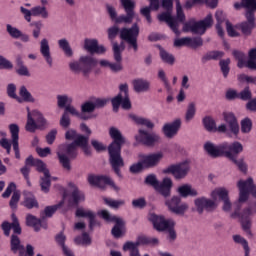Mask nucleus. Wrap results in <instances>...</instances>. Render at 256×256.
Wrapping results in <instances>:
<instances>
[{"mask_svg":"<svg viewBox=\"0 0 256 256\" xmlns=\"http://www.w3.org/2000/svg\"><path fill=\"white\" fill-rule=\"evenodd\" d=\"M204 150L208 153V155H210V157L217 158L224 156L223 144L215 146L211 142H206L204 144Z\"/></svg>","mask_w":256,"mask_h":256,"instance_id":"obj_31","label":"nucleus"},{"mask_svg":"<svg viewBox=\"0 0 256 256\" xmlns=\"http://www.w3.org/2000/svg\"><path fill=\"white\" fill-rule=\"evenodd\" d=\"M150 6H145L140 9L141 15L143 17L147 15H151L152 11H159L160 7L165 9L166 12H162L158 14L157 19L160 23H166L168 27L175 33V35H181V31H179V23H183L185 21V12H183V6L181 5V1L176 0V18L173 16V0H148Z\"/></svg>","mask_w":256,"mask_h":256,"instance_id":"obj_1","label":"nucleus"},{"mask_svg":"<svg viewBox=\"0 0 256 256\" xmlns=\"http://www.w3.org/2000/svg\"><path fill=\"white\" fill-rule=\"evenodd\" d=\"M27 113L25 129L28 133H35L37 129L43 130L47 128V119L43 117L41 112L38 110L31 112L29 107H27Z\"/></svg>","mask_w":256,"mask_h":256,"instance_id":"obj_7","label":"nucleus"},{"mask_svg":"<svg viewBox=\"0 0 256 256\" xmlns=\"http://www.w3.org/2000/svg\"><path fill=\"white\" fill-rule=\"evenodd\" d=\"M118 89V97H129V84L121 83L119 84Z\"/></svg>","mask_w":256,"mask_h":256,"instance_id":"obj_59","label":"nucleus"},{"mask_svg":"<svg viewBox=\"0 0 256 256\" xmlns=\"http://www.w3.org/2000/svg\"><path fill=\"white\" fill-rule=\"evenodd\" d=\"M65 205V200L60 201L58 204L53 206H46L44 209L45 217H53L57 212V209H61V206Z\"/></svg>","mask_w":256,"mask_h":256,"instance_id":"obj_44","label":"nucleus"},{"mask_svg":"<svg viewBox=\"0 0 256 256\" xmlns=\"http://www.w3.org/2000/svg\"><path fill=\"white\" fill-rule=\"evenodd\" d=\"M252 130H253V121L251 120V118L246 117L242 119L240 122L241 133H243L244 135H247Z\"/></svg>","mask_w":256,"mask_h":256,"instance_id":"obj_40","label":"nucleus"},{"mask_svg":"<svg viewBox=\"0 0 256 256\" xmlns=\"http://www.w3.org/2000/svg\"><path fill=\"white\" fill-rule=\"evenodd\" d=\"M19 201H21V191H14L12 197L10 199L9 205L11 209H17V205H19Z\"/></svg>","mask_w":256,"mask_h":256,"instance_id":"obj_51","label":"nucleus"},{"mask_svg":"<svg viewBox=\"0 0 256 256\" xmlns=\"http://www.w3.org/2000/svg\"><path fill=\"white\" fill-rule=\"evenodd\" d=\"M26 225L28 227H33L34 231H41V227L43 229H47V222L33 216L32 214H28L26 216Z\"/></svg>","mask_w":256,"mask_h":256,"instance_id":"obj_29","label":"nucleus"},{"mask_svg":"<svg viewBox=\"0 0 256 256\" xmlns=\"http://www.w3.org/2000/svg\"><path fill=\"white\" fill-rule=\"evenodd\" d=\"M40 53L44 57L47 65L53 67V57H51V48L49 47V40L46 38L42 39L40 42Z\"/></svg>","mask_w":256,"mask_h":256,"instance_id":"obj_27","label":"nucleus"},{"mask_svg":"<svg viewBox=\"0 0 256 256\" xmlns=\"http://www.w3.org/2000/svg\"><path fill=\"white\" fill-rule=\"evenodd\" d=\"M120 39L122 41H126V43L133 49V51L137 52L139 46L137 44V39L139 37V25L134 23L132 27L127 28L124 27L120 31Z\"/></svg>","mask_w":256,"mask_h":256,"instance_id":"obj_9","label":"nucleus"},{"mask_svg":"<svg viewBox=\"0 0 256 256\" xmlns=\"http://www.w3.org/2000/svg\"><path fill=\"white\" fill-rule=\"evenodd\" d=\"M76 217H87L89 219V229L90 231H93V227L96 225L95 214L90 210L85 211L83 208H78L76 210Z\"/></svg>","mask_w":256,"mask_h":256,"instance_id":"obj_34","label":"nucleus"},{"mask_svg":"<svg viewBox=\"0 0 256 256\" xmlns=\"http://www.w3.org/2000/svg\"><path fill=\"white\" fill-rule=\"evenodd\" d=\"M189 162L184 161L179 164H172L168 166L166 169L162 171L164 175H173V177L177 180L185 179L187 177V173H189Z\"/></svg>","mask_w":256,"mask_h":256,"instance_id":"obj_13","label":"nucleus"},{"mask_svg":"<svg viewBox=\"0 0 256 256\" xmlns=\"http://www.w3.org/2000/svg\"><path fill=\"white\" fill-rule=\"evenodd\" d=\"M65 113H70V115H73L74 117H78V119H81L82 121H83V119H87V117H85V115H83V114H81V112L77 111V109H75V107L71 106V104H68L66 106Z\"/></svg>","mask_w":256,"mask_h":256,"instance_id":"obj_54","label":"nucleus"},{"mask_svg":"<svg viewBox=\"0 0 256 256\" xmlns=\"http://www.w3.org/2000/svg\"><path fill=\"white\" fill-rule=\"evenodd\" d=\"M11 251H13V253H17V251H21V249H23L22 245H21V240L19 239V236L13 234L11 236Z\"/></svg>","mask_w":256,"mask_h":256,"instance_id":"obj_47","label":"nucleus"},{"mask_svg":"<svg viewBox=\"0 0 256 256\" xmlns=\"http://www.w3.org/2000/svg\"><path fill=\"white\" fill-rule=\"evenodd\" d=\"M216 31L219 35V37H223V35H225V31L223 30V27H221V23H223V21H225V13H223V11L218 10L216 11Z\"/></svg>","mask_w":256,"mask_h":256,"instance_id":"obj_37","label":"nucleus"},{"mask_svg":"<svg viewBox=\"0 0 256 256\" xmlns=\"http://www.w3.org/2000/svg\"><path fill=\"white\" fill-rule=\"evenodd\" d=\"M129 117L132 121H135L137 125H144L147 129H153V127H155V124H153L149 119L141 118L135 114H130Z\"/></svg>","mask_w":256,"mask_h":256,"instance_id":"obj_39","label":"nucleus"},{"mask_svg":"<svg viewBox=\"0 0 256 256\" xmlns=\"http://www.w3.org/2000/svg\"><path fill=\"white\" fill-rule=\"evenodd\" d=\"M143 169H146V168H145V164H143V160H141L140 162H137L130 166V173H134V174L141 173Z\"/></svg>","mask_w":256,"mask_h":256,"instance_id":"obj_60","label":"nucleus"},{"mask_svg":"<svg viewBox=\"0 0 256 256\" xmlns=\"http://www.w3.org/2000/svg\"><path fill=\"white\" fill-rule=\"evenodd\" d=\"M107 11L114 23H126L127 25H130V23H133V19H139V16L135 13V10H132L131 8H129V10H125L126 15L122 14L120 16H117V11L113 8V6H107Z\"/></svg>","mask_w":256,"mask_h":256,"instance_id":"obj_12","label":"nucleus"},{"mask_svg":"<svg viewBox=\"0 0 256 256\" xmlns=\"http://www.w3.org/2000/svg\"><path fill=\"white\" fill-rule=\"evenodd\" d=\"M95 111V104L91 101H86L81 105V115H84L86 118H82V121H89V119H93V113Z\"/></svg>","mask_w":256,"mask_h":256,"instance_id":"obj_33","label":"nucleus"},{"mask_svg":"<svg viewBox=\"0 0 256 256\" xmlns=\"http://www.w3.org/2000/svg\"><path fill=\"white\" fill-rule=\"evenodd\" d=\"M109 135L113 139V142L108 146L109 163L114 173L121 179L123 178L121 167H125V161L121 156V147L125 145V138L121 131L115 127L110 128Z\"/></svg>","mask_w":256,"mask_h":256,"instance_id":"obj_2","label":"nucleus"},{"mask_svg":"<svg viewBox=\"0 0 256 256\" xmlns=\"http://www.w3.org/2000/svg\"><path fill=\"white\" fill-rule=\"evenodd\" d=\"M191 41V38L184 37V38H176L174 40V47H189V43Z\"/></svg>","mask_w":256,"mask_h":256,"instance_id":"obj_62","label":"nucleus"},{"mask_svg":"<svg viewBox=\"0 0 256 256\" xmlns=\"http://www.w3.org/2000/svg\"><path fill=\"white\" fill-rule=\"evenodd\" d=\"M144 183L146 185H150L151 187H153L154 189H156V187L159 186V180H157V176H155V174H149L146 178Z\"/></svg>","mask_w":256,"mask_h":256,"instance_id":"obj_57","label":"nucleus"},{"mask_svg":"<svg viewBox=\"0 0 256 256\" xmlns=\"http://www.w3.org/2000/svg\"><path fill=\"white\" fill-rule=\"evenodd\" d=\"M76 245H91V237L87 232H83L82 236H78L74 239Z\"/></svg>","mask_w":256,"mask_h":256,"instance_id":"obj_50","label":"nucleus"},{"mask_svg":"<svg viewBox=\"0 0 256 256\" xmlns=\"http://www.w3.org/2000/svg\"><path fill=\"white\" fill-rule=\"evenodd\" d=\"M88 183L93 187H98L99 189H105L109 185L116 193L121 191L119 186L115 185V182L109 176L105 175H88Z\"/></svg>","mask_w":256,"mask_h":256,"instance_id":"obj_11","label":"nucleus"},{"mask_svg":"<svg viewBox=\"0 0 256 256\" xmlns=\"http://www.w3.org/2000/svg\"><path fill=\"white\" fill-rule=\"evenodd\" d=\"M40 187L43 193H49V190L51 189V173L40 178Z\"/></svg>","mask_w":256,"mask_h":256,"instance_id":"obj_42","label":"nucleus"},{"mask_svg":"<svg viewBox=\"0 0 256 256\" xmlns=\"http://www.w3.org/2000/svg\"><path fill=\"white\" fill-rule=\"evenodd\" d=\"M233 55L238 61L237 66L239 67V69H243V67H248V69L256 71V57L249 56V60L247 61V56L241 51H234Z\"/></svg>","mask_w":256,"mask_h":256,"instance_id":"obj_19","label":"nucleus"},{"mask_svg":"<svg viewBox=\"0 0 256 256\" xmlns=\"http://www.w3.org/2000/svg\"><path fill=\"white\" fill-rule=\"evenodd\" d=\"M226 31L229 37H240L241 35L239 24L233 25L228 20L226 21Z\"/></svg>","mask_w":256,"mask_h":256,"instance_id":"obj_41","label":"nucleus"},{"mask_svg":"<svg viewBox=\"0 0 256 256\" xmlns=\"http://www.w3.org/2000/svg\"><path fill=\"white\" fill-rule=\"evenodd\" d=\"M161 159H163V153L158 152L144 155L142 157V162L146 169H152V167H157V165L161 163Z\"/></svg>","mask_w":256,"mask_h":256,"instance_id":"obj_24","label":"nucleus"},{"mask_svg":"<svg viewBox=\"0 0 256 256\" xmlns=\"http://www.w3.org/2000/svg\"><path fill=\"white\" fill-rule=\"evenodd\" d=\"M234 243H238L239 245H242L245 253H250L251 249L249 248V242L243 236L241 235H234L233 236Z\"/></svg>","mask_w":256,"mask_h":256,"instance_id":"obj_45","label":"nucleus"},{"mask_svg":"<svg viewBox=\"0 0 256 256\" xmlns=\"http://www.w3.org/2000/svg\"><path fill=\"white\" fill-rule=\"evenodd\" d=\"M213 25V16L208 14L205 19L201 21H195L191 19L188 22H185L183 25L184 33H194L195 35H204L205 31Z\"/></svg>","mask_w":256,"mask_h":256,"instance_id":"obj_6","label":"nucleus"},{"mask_svg":"<svg viewBox=\"0 0 256 256\" xmlns=\"http://www.w3.org/2000/svg\"><path fill=\"white\" fill-rule=\"evenodd\" d=\"M171 187H173L171 178H164L162 183L158 182V186H156L155 190L163 197H169L171 195Z\"/></svg>","mask_w":256,"mask_h":256,"instance_id":"obj_30","label":"nucleus"},{"mask_svg":"<svg viewBox=\"0 0 256 256\" xmlns=\"http://www.w3.org/2000/svg\"><path fill=\"white\" fill-rule=\"evenodd\" d=\"M34 167H36V171H38V173H43V175H49L50 173L49 169H47V164L40 159H36Z\"/></svg>","mask_w":256,"mask_h":256,"instance_id":"obj_52","label":"nucleus"},{"mask_svg":"<svg viewBox=\"0 0 256 256\" xmlns=\"http://www.w3.org/2000/svg\"><path fill=\"white\" fill-rule=\"evenodd\" d=\"M65 153L57 152V157L63 169H65V171H70L71 159H77V156L79 155V150L73 143H70L66 145Z\"/></svg>","mask_w":256,"mask_h":256,"instance_id":"obj_10","label":"nucleus"},{"mask_svg":"<svg viewBox=\"0 0 256 256\" xmlns=\"http://www.w3.org/2000/svg\"><path fill=\"white\" fill-rule=\"evenodd\" d=\"M237 203H239V198L238 201L233 204L234 212L231 214V217L232 219H239L243 231L252 237L253 233L251 232V219L249 217H251L253 213H256V203L251 204L242 212L241 207H243L244 202H240V207L237 206Z\"/></svg>","mask_w":256,"mask_h":256,"instance_id":"obj_5","label":"nucleus"},{"mask_svg":"<svg viewBox=\"0 0 256 256\" xmlns=\"http://www.w3.org/2000/svg\"><path fill=\"white\" fill-rule=\"evenodd\" d=\"M58 45L60 49L65 53L66 57H73V50L69 45V41L67 39H60L58 40Z\"/></svg>","mask_w":256,"mask_h":256,"instance_id":"obj_43","label":"nucleus"},{"mask_svg":"<svg viewBox=\"0 0 256 256\" xmlns=\"http://www.w3.org/2000/svg\"><path fill=\"white\" fill-rule=\"evenodd\" d=\"M60 125L61 127H63V129H69V127L71 126V118L69 117V113H63L60 119Z\"/></svg>","mask_w":256,"mask_h":256,"instance_id":"obj_58","label":"nucleus"},{"mask_svg":"<svg viewBox=\"0 0 256 256\" xmlns=\"http://www.w3.org/2000/svg\"><path fill=\"white\" fill-rule=\"evenodd\" d=\"M84 49L91 55H105L107 48L103 45H99V42L96 39H86L84 41Z\"/></svg>","mask_w":256,"mask_h":256,"instance_id":"obj_22","label":"nucleus"},{"mask_svg":"<svg viewBox=\"0 0 256 256\" xmlns=\"http://www.w3.org/2000/svg\"><path fill=\"white\" fill-rule=\"evenodd\" d=\"M237 187L239 189L238 208L241 206L240 203H246L249 200V193L256 198V185L253 183V178L238 181Z\"/></svg>","mask_w":256,"mask_h":256,"instance_id":"obj_8","label":"nucleus"},{"mask_svg":"<svg viewBox=\"0 0 256 256\" xmlns=\"http://www.w3.org/2000/svg\"><path fill=\"white\" fill-rule=\"evenodd\" d=\"M24 200L22 202L23 207L26 209H39V201L35 197V194L29 191H24Z\"/></svg>","mask_w":256,"mask_h":256,"instance_id":"obj_28","label":"nucleus"},{"mask_svg":"<svg viewBox=\"0 0 256 256\" xmlns=\"http://www.w3.org/2000/svg\"><path fill=\"white\" fill-rule=\"evenodd\" d=\"M20 13H22L27 23H31L32 17H42V19H49V11L45 6H34L30 10L22 6L20 7Z\"/></svg>","mask_w":256,"mask_h":256,"instance_id":"obj_14","label":"nucleus"},{"mask_svg":"<svg viewBox=\"0 0 256 256\" xmlns=\"http://www.w3.org/2000/svg\"><path fill=\"white\" fill-rule=\"evenodd\" d=\"M15 191H18L17 184H15V182H10L2 194L3 199H9V197H11V193H15Z\"/></svg>","mask_w":256,"mask_h":256,"instance_id":"obj_55","label":"nucleus"},{"mask_svg":"<svg viewBox=\"0 0 256 256\" xmlns=\"http://www.w3.org/2000/svg\"><path fill=\"white\" fill-rule=\"evenodd\" d=\"M231 161L232 163H234L235 166L238 167L239 171H241L242 173H247V164L245 163V160H237V158H234Z\"/></svg>","mask_w":256,"mask_h":256,"instance_id":"obj_61","label":"nucleus"},{"mask_svg":"<svg viewBox=\"0 0 256 256\" xmlns=\"http://www.w3.org/2000/svg\"><path fill=\"white\" fill-rule=\"evenodd\" d=\"M125 50V45L123 43L117 44L113 43V53H114V59L116 62L110 63V71L112 73H121L123 71V58L121 57V53Z\"/></svg>","mask_w":256,"mask_h":256,"instance_id":"obj_17","label":"nucleus"},{"mask_svg":"<svg viewBox=\"0 0 256 256\" xmlns=\"http://www.w3.org/2000/svg\"><path fill=\"white\" fill-rule=\"evenodd\" d=\"M133 90L136 93H146L151 87V82L142 78H137L132 81Z\"/></svg>","mask_w":256,"mask_h":256,"instance_id":"obj_32","label":"nucleus"},{"mask_svg":"<svg viewBox=\"0 0 256 256\" xmlns=\"http://www.w3.org/2000/svg\"><path fill=\"white\" fill-rule=\"evenodd\" d=\"M230 63H231L230 59L220 61V67H221V71H222L224 77H227L229 75V64Z\"/></svg>","mask_w":256,"mask_h":256,"instance_id":"obj_64","label":"nucleus"},{"mask_svg":"<svg viewBox=\"0 0 256 256\" xmlns=\"http://www.w3.org/2000/svg\"><path fill=\"white\" fill-rule=\"evenodd\" d=\"M222 149L224 150V157H227L230 161L237 159L240 153H243V144L239 141L232 143H222Z\"/></svg>","mask_w":256,"mask_h":256,"instance_id":"obj_18","label":"nucleus"},{"mask_svg":"<svg viewBox=\"0 0 256 256\" xmlns=\"http://www.w3.org/2000/svg\"><path fill=\"white\" fill-rule=\"evenodd\" d=\"M178 193L180 197H197L199 193H197V190L193 189L191 185L184 184L180 187H178Z\"/></svg>","mask_w":256,"mask_h":256,"instance_id":"obj_35","label":"nucleus"},{"mask_svg":"<svg viewBox=\"0 0 256 256\" xmlns=\"http://www.w3.org/2000/svg\"><path fill=\"white\" fill-rule=\"evenodd\" d=\"M256 9V0H242L241 2L234 3V9L240 11V9Z\"/></svg>","mask_w":256,"mask_h":256,"instance_id":"obj_38","label":"nucleus"},{"mask_svg":"<svg viewBox=\"0 0 256 256\" xmlns=\"http://www.w3.org/2000/svg\"><path fill=\"white\" fill-rule=\"evenodd\" d=\"M69 68L70 70H72L73 73H83V64H81V59L79 58V60H72L69 63Z\"/></svg>","mask_w":256,"mask_h":256,"instance_id":"obj_53","label":"nucleus"},{"mask_svg":"<svg viewBox=\"0 0 256 256\" xmlns=\"http://www.w3.org/2000/svg\"><path fill=\"white\" fill-rule=\"evenodd\" d=\"M69 189H71V195L69 199V205L70 207H73V205L77 206L81 201H85V193L81 190H79V187L73 182L68 183Z\"/></svg>","mask_w":256,"mask_h":256,"instance_id":"obj_21","label":"nucleus"},{"mask_svg":"<svg viewBox=\"0 0 256 256\" xmlns=\"http://www.w3.org/2000/svg\"><path fill=\"white\" fill-rule=\"evenodd\" d=\"M138 143L145 145V147H155L158 143H161V136L157 133H149L145 130H139V134L135 136Z\"/></svg>","mask_w":256,"mask_h":256,"instance_id":"obj_15","label":"nucleus"},{"mask_svg":"<svg viewBox=\"0 0 256 256\" xmlns=\"http://www.w3.org/2000/svg\"><path fill=\"white\" fill-rule=\"evenodd\" d=\"M195 113H196L195 104L190 103L186 111V116H185L186 121L187 122L191 121L193 117H195Z\"/></svg>","mask_w":256,"mask_h":256,"instance_id":"obj_63","label":"nucleus"},{"mask_svg":"<svg viewBox=\"0 0 256 256\" xmlns=\"http://www.w3.org/2000/svg\"><path fill=\"white\" fill-rule=\"evenodd\" d=\"M6 31L13 37V39H19V37H21V31L16 27H13L11 24L6 25Z\"/></svg>","mask_w":256,"mask_h":256,"instance_id":"obj_56","label":"nucleus"},{"mask_svg":"<svg viewBox=\"0 0 256 256\" xmlns=\"http://www.w3.org/2000/svg\"><path fill=\"white\" fill-rule=\"evenodd\" d=\"M115 225L112 228V235L116 239H119L123 235V228L125 227V222L121 218H118L117 220L114 221Z\"/></svg>","mask_w":256,"mask_h":256,"instance_id":"obj_36","label":"nucleus"},{"mask_svg":"<svg viewBox=\"0 0 256 256\" xmlns=\"http://www.w3.org/2000/svg\"><path fill=\"white\" fill-rule=\"evenodd\" d=\"M76 147H87L89 145V136L78 134L76 139L72 142Z\"/></svg>","mask_w":256,"mask_h":256,"instance_id":"obj_46","label":"nucleus"},{"mask_svg":"<svg viewBox=\"0 0 256 256\" xmlns=\"http://www.w3.org/2000/svg\"><path fill=\"white\" fill-rule=\"evenodd\" d=\"M150 221L156 231H167L175 222L173 220H165V217L152 214Z\"/></svg>","mask_w":256,"mask_h":256,"instance_id":"obj_20","label":"nucleus"},{"mask_svg":"<svg viewBox=\"0 0 256 256\" xmlns=\"http://www.w3.org/2000/svg\"><path fill=\"white\" fill-rule=\"evenodd\" d=\"M181 129V119H176L172 123H167L163 126L162 132L168 139H173Z\"/></svg>","mask_w":256,"mask_h":256,"instance_id":"obj_25","label":"nucleus"},{"mask_svg":"<svg viewBox=\"0 0 256 256\" xmlns=\"http://www.w3.org/2000/svg\"><path fill=\"white\" fill-rule=\"evenodd\" d=\"M225 124H221L217 127L215 120L209 116H206L203 119V125L205 129L209 132H217L218 133H231L234 137H239V121H237V117L232 112H224L223 114ZM228 127V130H227Z\"/></svg>","mask_w":256,"mask_h":256,"instance_id":"obj_3","label":"nucleus"},{"mask_svg":"<svg viewBox=\"0 0 256 256\" xmlns=\"http://www.w3.org/2000/svg\"><path fill=\"white\" fill-rule=\"evenodd\" d=\"M159 49L162 61H164V63H168L169 65H173L175 63V57L172 54L165 51V49L161 47Z\"/></svg>","mask_w":256,"mask_h":256,"instance_id":"obj_48","label":"nucleus"},{"mask_svg":"<svg viewBox=\"0 0 256 256\" xmlns=\"http://www.w3.org/2000/svg\"><path fill=\"white\" fill-rule=\"evenodd\" d=\"M165 205L174 215H185V212L189 209L187 203L181 202L180 196H173L171 199L166 200Z\"/></svg>","mask_w":256,"mask_h":256,"instance_id":"obj_16","label":"nucleus"},{"mask_svg":"<svg viewBox=\"0 0 256 256\" xmlns=\"http://www.w3.org/2000/svg\"><path fill=\"white\" fill-rule=\"evenodd\" d=\"M80 63L83 67V75L87 76L91 73L93 67H97L99 62L91 55H82L80 56Z\"/></svg>","mask_w":256,"mask_h":256,"instance_id":"obj_26","label":"nucleus"},{"mask_svg":"<svg viewBox=\"0 0 256 256\" xmlns=\"http://www.w3.org/2000/svg\"><path fill=\"white\" fill-rule=\"evenodd\" d=\"M9 131L12 139V147L14 149L16 159H21V152L19 150V125L10 124Z\"/></svg>","mask_w":256,"mask_h":256,"instance_id":"obj_23","label":"nucleus"},{"mask_svg":"<svg viewBox=\"0 0 256 256\" xmlns=\"http://www.w3.org/2000/svg\"><path fill=\"white\" fill-rule=\"evenodd\" d=\"M211 197L213 200L200 197L194 201L196 211L199 215H203L204 211L208 213L215 211L217 209V203L215 202L217 198L219 197L221 201H227V199H229V192L225 188H217L211 192Z\"/></svg>","mask_w":256,"mask_h":256,"instance_id":"obj_4","label":"nucleus"},{"mask_svg":"<svg viewBox=\"0 0 256 256\" xmlns=\"http://www.w3.org/2000/svg\"><path fill=\"white\" fill-rule=\"evenodd\" d=\"M238 27L241 31V33H243L246 37H249V35H251V31H253V27H255V25L250 24L249 22H242L238 24Z\"/></svg>","mask_w":256,"mask_h":256,"instance_id":"obj_49","label":"nucleus"}]
</instances>
